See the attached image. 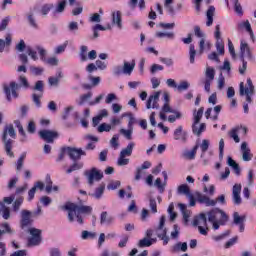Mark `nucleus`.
Segmentation results:
<instances>
[{
  "label": "nucleus",
  "instance_id": "4",
  "mask_svg": "<svg viewBox=\"0 0 256 256\" xmlns=\"http://www.w3.org/2000/svg\"><path fill=\"white\" fill-rule=\"evenodd\" d=\"M204 111L205 108L200 107L198 111L195 110L193 112L192 133L197 135V137H201V133L205 132V129H207V125L205 123H201Z\"/></svg>",
  "mask_w": 256,
  "mask_h": 256
},
{
  "label": "nucleus",
  "instance_id": "11",
  "mask_svg": "<svg viewBox=\"0 0 256 256\" xmlns=\"http://www.w3.org/2000/svg\"><path fill=\"white\" fill-rule=\"evenodd\" d=\"M24 231L31 235V237L28 240L29 245H39V243H41V229L30 227Z\"/></svg>",
  "mask_w": 256,
  "mask_h": 256
},
{
  "label": "nucleus",
  "instance_id": "39",
  "mask_svg": "<svg viewBox=\"0 0 256 256\" xmlns=\"http://www.w3.org/2000/svg\"><path fill=\"white\" fill-rule=\"evenodd\" d=\"M80 169H83V163L74 161V163L66 170V173L70 174L73 173V171H79Z\"/></svg>",
  "mask_w": 256,
  "mask_h": 256
},
{
  "label": "nucleus",
  "instance_id": "1",
  "mask_svg": "<svg viewBox=\"0 0 256 256\" xmlns=\"http://www.w3.org/2000/svg\"><path fill=\"white\" fill-rule=\"evenodd\" d=\"M207 217L209 223L212 224V227L215 231H217L221 225H225V223L229 221V216H227L225 211L219 208H213L206 214L201 213L199 216H196L192 225L194 227H207Z\"/></svg>",
  "mask_w": 256,
  "mask_h": 256
},
{
  "label": "nucleus",
  "instance_id": "31",
  "mask_svg": "<svg viewBox=\"0 0 256 256\" xmlns=\"http://www.w3.org/2000/svg\"><path fill=\"white\" fill-rule=\"evenodd\" d=\"M0 215H2L3 219H9L11 217V212L9 211V207L5 206V203L0 202Z\"/></svg>",
  "mask_w": 256,
  "mask_h": 256
},
{
  "label": "nucleus",
  "instance_id": "46",
  "mask_svg": "<svg viewBox=\"0 0 256 256\" xmlns=\"http://www.w3.org/2000/svg\"><path fill=\"white\" fill-rule=\"evenodd\" d=\"M45 183H46V187H45L46 193H51V191H53V181L51 180V176L49 174L46 175Z\"/></svg>",
  "mask_w": 256,
  "mask_h": 256
},
{
  "label": "nucleus",
  "instance_id": "44",
  "mask_svg": "<svg viewBox=\"0 0 256 256\" xmlns=\"http://www.w3.org/2000/svg\"><path fill=\"white\" fill-rule=\"evenodd\" d=\"M113 129V126L107 123H102L97 127L98 133H109Z\"/></svg>",
  "mask_w": 256,
  "mask_h": 256
},
{
  "label": "nucleus",
  "instance_id": "15",
  "mask_svg": "<svg viewBox=\"0 0 256 256\" xmlns=\"http://www.w3.org/2000/svg\"><path fill=\"white\" fill-rule=\"evenodd\" d=\"M39 135L46 143H54L55 139L59 137V133L53 130H41L39 131Z\"/></svg>",
  "mask_w": 256,
  "mask_h": 256
},
{
  "label": "nucleus",
  "instance_id": "38",
  "mask_svg": "<svg viewBox=\"0 0 256 256\" xmlns=\"http://www.w3.org/2000/svg\"><path fill=\"white\" fill-rule=\"evenodd\" d=\"M81 239L84 241H87V239H97V233L84 230L81 233Z\"/></svg>",
  "mask_w": 256,
  "mask_h": 256
},
{
  "label": "nucleus",
  "instance_id": "36",
  "mask_svg": "<svg viewBox=\"0 0 256 256\" xmlns=\"http://www.w3.org/2000/svg\"><path fill=\"white\" fill-rule=\"evenodd\" d=\"M103 193H105V184H101L98 188H96L93 194H90L95 199H101L103 197Z\"/></svg>",
  "mask_w": 256,
  "mask_h": 256
},
{
  "label": "nucleus",
  "instance_id": "19",
  "mask_svg": "<svg viewBox=\"0 0 256 256\" xmlns=\"http://www.w3.org/2000/svg\"><path fill=\"white\" fill-rule=\"evenodd\" d=\"M174 141H182L185 143L187 141V137H189V133L183 130V126H178L173 133Z\"/></svg>",
  "mask_w": 256,
  "mask_h": 256
},
{
  "label": "nucleus",
  "instance_id": "42",
  "mask_svg": "<svg viewBox=\"0 0 256 256\" xmlns=\"http://www.w3.org/2000/svg\"><path fill=\"white\" fill-rule=\"evenodd\" d=\"M129 5L131 9H135L137 5L140 9H145V0H130Z\"/></svg>",
  "mask_w": 256,
  "mask_h": 256
},
{
  "label": "nucleus",
  "instance_id": "25",
  "mask_svg": "<svg viewBox=\"0 0 256 256\" xmlns=\"http://www.w3.org/2000/svg\"><path fill=\"white\" fill-rule=\"evenodd\" d=\"M241 129H243V127L236 126L228 132L229 137H231V139H233L235 143H239L241 141V139L239 138V131H241Z\"/></svg>",
  "mask_w": 256,
  "mask_h": 256
},
{
  "label": "nucleus",
  "instance_id": "60",
  "mask_svg": "<svg viewBox=\"0 0 256 256\" xmlns=\"http://www.w3.org/2000/svg\"><path fill=\"white\" fill-rule=\"evenodd\" d=\"M118 187H121V181H110L109 184L107 185V189L109 191H115V189H118Z\"/></svg>",
  "mask_w": 256,
  "mask_h": 256
},
{
  "label": "nucleus",
  "instance_id": "17",
  "mask_svg": "<svg viewBox=\"0 0 256 256\" xmlns=\"http://www.w3.org/2000/svg\"><path fill=\"white\" fill-rule=\"evenodd\" d=\"M240 58L241 61H245V59H248V61L253 60V54H251V49L247 42H240Z\"/></svg>",
  "mask_w": 256,
  "mask_h": 256
},
{
  "label": "nucleus",
  "instance_id": "56",
  "mask_svg": "<svg viewBox=\"0 0 256 256\" xmlns=\"http://www.w3.org/2000/svg\"><path fill=\"white\" fill-rule=\"evenodd\" d=\"M3 143H4V147L7 155L9 157H15V154H13V151H11V149H13V142H3Z\"/></svg>",
  "mask_w": 256,
  "mask_h": 256
},
{
  "label": "nucleus",
  "instance_id": "48",
  "mask_svg": "<svg viewBox=\"0 0 256 256\" xmlns=\"http://www.w3.org/2000/svg\"><path fill=\"white\" fill-rule=\"evenodd\" d=\"M180 234H181V228L179 227V225L174 224L173 230L170 234L171 239H179Z\"/></svg>",
  "mask_w": 256,
  "mask_h": 256
},
{
  "label": "nucleus",
  "instance_id": "52",
  "mask_svg": "<svg viewBox=\"0 0 256 256\" xmlns=\"http://www.w3.org/2000/svg\"><path fill=\"white\" fill-rule=\"evenodd\" d=\"M67 45H69V41H65L62 45L57 46L54 50V53L56 55H61V53H65V49H67Z\"/></svg>",
  "mask_w": 256,
  "mask_h": 256
},
{
  "label": "nucleus",
  "instance_id": "53",
  "mask_svg": "<svg viewBox=\"0 0 256 256\" xmlns=\"http://www.w3.org/2000/svg\"><path fill=\"white\" fill-rule=\"evenodd\" d=\"M21 205H23V197L17 198L13 203V212L17 213L19 212V209H21Z\"/></svg>",
  "mask_w": 256,
  "mask_h": 256
},
{
  "label": "nucleus",
  "instance_id": "23",
  "mask_svg": "<svg viewBox=\"0 0 256 256\" xmlns=\"http://www.w3.org/2000/svg\"><path fill=\"white\" fill-rule=\"evenodd\" d=\"M112 25H116L118 29H123V20L121 11L112 12Z\"/></svg>",
  "mask_w": 256,
  "mask_h": 256
},
{
  "label": "nucleus",
  "instance_id": "45",
  "mask_svg": "<svg viewBox=\"0 0 256 256\" xmlns=\"http://www.w3.org/2000/svg\"><path fill=\"white\" fill-rule=\"evenodd\" d=\"M26 53L33 61H38L39 56H37V51L33 50L31 46L26 47Z\"/></svg>",
  "mask_w": 256,
  "mask_h": 256
},
{
  "label": "nucleus",
  "instance_id": "18",
  "mask_svg": "<svg viewBox=\"0 0 256 256\" xmlns=\"http://www.w3.org/2000/svg\"><path fill=\"white\" fill-rule=\"evenodd\" d=\"M159 97H161V91H157L149 96L146 102V109H159Z\"/></svg>",
  "mask_w": 256,
  "mask_h": 256
},
{
  "label": "nucleus",
  "instance_id": "57",
  "mask_svg": "<svg viewBox=\"0 0 256 256\" xmlns=\"http://www.w3.org/2000/svg\"><path fill=\"white\" fill-rule=\"evenodd\" d=\"M42 97H43V94H37V93L32 94V101L38 108L41 107V98Z\"/></svg>",
  "mask_w": 256,
  "mask_h": 256
},
{
  "label": "nucleus",
  "instance_id": "29",
  "mask_svg": "<svg viewBox=\"0 0 256 256\" xmlns=\"http://www.w3.org/2000/svg\"><path fill=\"white\" fill-rule=\"evenodd\" d=\"M239 29H246V31L249 33L251 39H255V35L253 34V30L251 29V23H249V20H246L245 22H240L238 24Z\"/></svg>",
  "mask_w": 256,
  "mask_h": 256
},
{
  "label": "nucleus",
  "instance_id": "22",
  "mask_svg": "<svg viewBox=\"0 0 256 256\" xmlns=\"http://www.w3.org/2000/svg\"><path fill=\"white\" fill-rule=\"evenodd\" d=\"M241 152H242V161H251L253 159V155L251 154V149L247 145V142H242L241 144Z\"/></svg>",
  "mask_w": 256,
  "mask_h": 256
},
{
  "label": "nucleus",
  "instance_id": "27",
  "mask_svg": "<svg viewBox=\"0 0 256 256\" xmlns=\"http://www.w3.org/2000/svg\"><path fill=\"white\" fill-rule=\"evenodd\" d=\"M214 15H215V6H209V8L206 12V17H207L206 25H207V27H211V25H213Z\"/></svg>",
  "mask_w": 256,
  "mask_h": 256
},
{
  "label": "nucleus",
  "instance_id": "49",
  "mask_svg": "<svg viewBox=\"0 0 256 256\" xmlns=\"http://www.w3.org/2000/svg\"><path fill=\"white\" fill-rule=\"evenodd\" d=\"M156 37H159V38L166 37L167 39L173 40L175 39V32H157Z\"/></svg>",
  "mask_w": 256,
  "mask_h": 256
},
{
  "label": "nucleus",
  "instance_id": "40",
  "mask_svg": "<svg viewBox=\"0 0 256 256\" xmlns=\"http://www.w3.org/2000/svg\"><path fill=\"white\" fill-rule=\"evenodd\" d=\"M156 239H149L144 237L142 240L139 241L138 247H151L153 243H155Z\"/></svg>",
  "mask_w": 256,
  "mask_h": 256
},
{
  "label": "nucleus",
  "instance_id": "33",
  "mask_svg": "<svg viewBox=\"0 0 256 256\" xmlns=\"http://www.w3.org/2000/svg\"><path fill=\"white\" fill-rule=\"evenodd\" d=\"M240 95L243 97V95H246V101L248 103H251V93H249V88H245V84L243 82L240 83Z\"/></svg>",
  "mask_w": 256,
  "mask_h": 256
},
{
  "label": "nucleus",
  "instance_id": "14",
  "mask_svg": "<svg viewBox=\"0 0 256 256\" xmlns=\"http://www.w3.org/2000/svg\"><path fill=\"white\" fill-rule=\"evenodd\" d=\"M215 39H216V49L219 53V55L225 54V44H223V40H221V26L216 25L215 27Z\"/></svg>",
  "mask_w": 256,
  "mask_h": 256
},
{
  "label": "nucleus",
  "instance_id": "8",
  "mask_svg": "<svg viewBox=\"0 0 256 256\" xmlns=\"http://www.w3.org/2000/svg\"><path fill=\"white\" fill-rule=\"evenodd\" d=\"M85 177L87 178V183L90 187H93L95 183H98L103 179V172L95 167L85 172Z\"/></svg>",
  "mask_w": 256,
  "mask_h": 256
},
{
  "label": "nucleus",
  "instance_id": "62",
  "mask_svg": "<svg viewBox=\"0 0 256 256\" xmlns=\"http://www.w3.org/2000/svg\"><path fill=\"white\" fill-rule=\"evenodd\" d=\"M160 63H163L164 65H166V67H173V65H175L173 59L167 57L160 58Z\"/></svg>",
  "mask_w": 256,
  "mask_h": 256
},
{
  "label": "nucleus",
  "instance_id": "7",
  "mask_svg": "<svg viewBox=\"0 0 256 256\" xmlns=\"http://www.w3.org/2000/svg\"><path fill=\"white\" fill-rule=\"evenodd\" d=\"M21 89V85L17 84V82H10L9 84H5L3 86V91L5 93L7 101H11V99H17L19 97V91Z\"/></svg>",
  "mask_w": 256,
  "mask_h": 256
},
{
  "label": "nucleus",
  "instance_id": "43",
  "mask_svg": "<svg viewBox=\"0 0 256 256\" xmlns=\"http://www.w3.org/2000/svg\"><path fill=\"white\" fill-rule=\"evenodd\" d=\"M44 71L45 69L43 67L30 66V73L35 77H39L40 75H43Z\"/></svg>",
  "mask_w": 256,
  "mask_h": 256
},
{
  "label": "nucleus",
  "instance_id": "21",
  "mask_svg": "<svg viewBox=\"0 0 256 256\" xmlns=\"http://www.w3.org/2000/svg\"><path fill=\"white\" fill-rule=\"evenodd\" d=\"M245 219V216H240L239 212L233 213V223L234 225L239 226L240 233H243V231H245Z\"/></svg>",
  "mask_w": 256,
  "mask_h": 256
},
{
  "label": "nucleus",
  "instance_id": "16",
  "mask_svg": "<svg viewBox=\"0 0 256 256\" xmlns=\"http://www.w3.org/2000/svg\"><path fill=\"white\" fill-rule=\"evenodd\" d=\"M241 189H243V186L239 183L234 184L232 187V201L234 205H241V203H243Z\"/></svg>",
  "mask_w": 256,
  "mask_h": 256
},
{
  "label": "nucleus",
  "instance_id": "59",
  "mask_svg": "<svg viewBox=\"0 0 256 256\" xmlns=\"http://www.w3.org/2000/svg\"><path fill=\"white\" fill-rule=\"evenodd\" d=\"M149 207H150V211L151 213H157V200L153 197L149 198Z\"/></svg>",
  "mask_w": 256,
  "mask_h": 256
},
{
  "label": "nucleus",
  "instance_id": "13",
  "mask_svg": "<svg viewBox=\"0 0 256 256\" xmlns=\"http://www.w3.org/2000/svg\"><path fill=\"white\" fill-rule=\"evenodd\" d=\"M16 137L17 132H15V127H13V124L6 125L2 133V141L13 142L11 139H15Z\"/></svg>",
  "mask_w": 256,
  "mask_h": 256
},
{
  "label": "nucleus",
  "instance_id": "47",
  "mask_svg": "<svg viewBox=\"0 0 256 256\" xmlns=\"http://www.w3.org/2000/svg\"><path fill=\"white\" fill-rule=\"evenodd\" d=\"M234 5V11L237 13V15L242 16L243 15V6H241V3H239V0H231Z\"/></svg>",
  "mask_w": 256,
  "mask_h": 256
},
{
  "label": "nucleus",
  "instance_id": "2",
  "mask_svg": "<svg viewBox=\"0 0 256 256\" xmlns=\"http://www.w3.org/2000/svg\"><path fill=\"white\" fill-rule=\"evenodd\" d=\"M64 209L65 211H68V220L70 223L75 221V217H79V215L82 214L89 215L93 211L91 206L77 205L71 202L66 203Z\"/></svg>",
  "mask_w": 256,
  "mask_h": 256
},
{
  "label": "nucleus",
  "instance_id": "58",
  "mask_svg": "<svg viewBox=\"0 0 256 256\" xmlns=\"http://www.w3.org/2000/svg\"><path fill=\"white\" fill-rule=\"evenodd\" d=\"M120 134L123 135L125 138L128 139V141H131L132 139V135H133V129L128 128V130L126 129H120Z\"/></svg>",
  "mask_w": 256,
  "mask_h": 256
},
{
  "label": "nucleus",
  "instance_id": "3",
  "mask_svg": "<svg viewBox=\"0 0 256 256\" xmlns=\"http://www.w3.org/2000/svg\"><path fill=\"white\" fill-rule=\"evenodd\" d=\"M199 147L201 149L200 157L203 160V165L207 166V165H209V160L205 157V154L207 153V151H209V140H207V139L202 140L201 146H199V144H196L192 148V150L184 152L183 157L185 159H189L190 161L195 159V156L197 155V150L199 149Z\"/></svg>",
  "mask_w": 256,
  "mask_h": 256
},
{
  "label": "nucleus",
  "instance_id": "12",
  "mask_svg": "<svg viewBox=\"0 0 256 256\" xmlns=\"http://www.w3.org/2000/svg\"><path fill=\"white\" fill-rule=\"evenodd\" d=\"M165 221H167V217H165V215H162L160 217V221L157 228L158 231H162V233H158V238L163 241L164 245H167V243H169V236H167V228H165Z\"/></svg>",
  "mask_w": 256,
  "mask_h": 256
},
{
  "label": "nucleus",
  "instance_id": "24",
  "mask_svg": "<svg viewBox=\"0 0 256 256\" xmlns=\"http://www.w3.org/2000/svg\"><path fill=\"white\" fill-rule=\"evenodd\" d=\"M227 165L231 167L234 171V173L239 177L241 175V167H239V164L229 156L227 158Z\"/></svg>",
  "mask_w": 256,
  "mask_h": 256
},
{
  "label": "nucleus",
  "instance_id": "26",
  "mask_svg": "<svg viewBox=\"0 0 256 256\" xmlns=\"http://www.w3.org/2000/svg\"><path fill=\"white\" fill-rule=\"evenodd\" d=\"M178 207L183 215L184 223L185 224L189 223V217H191V211L187 210V205L183 203H179Z\"/></svg>",
  "mask_w": 256,
  "mask_h": 256
},
{
  "label": "nucleus",
  "instance_id": "6",
  "mask_svg": "<svg viewBox=\"0 0 256 256\" xmlns=\"http://www.w3.org/2000/svg\"><path fill=\"white\" fill-rule=\"evenodd\" d=\"M133 149H135V143L130 142L126 148L121 150L117 160V165L119 167H125V165H129V159L126 157H131V155H133Z\"/></svg>",
  "mask_w": 256,
  "mask_h": 256
},
{
  "label": "nucleus",
  "instance_id": "55",
  "mask_svg": "<svg viewBox=\"0 0 256 256\" xmlns=\"http://www.w3.org/2000/svg\"><path fill=\"white\" fill-rule=\"evenodd\" d=\"M173 251H182V253H185L187 251V242H184V243L178 242L173 247Z\"/></svg>",
  "mask_w": 256,
  "mask_h": 256
},
{
  "label": "nucleus",
  "instance_id": "28",
  "mask_svg": "<svg viewBox=\"0 0 256 256\" xmlns=\"http://www.w3.org/2000/svg\"><path fill=\"white\" fill-rule=\"evenodd\" d=\"M113 223V218L109 213L102 212L100 215V224L101 225H111Z\"/></svg>",
  "mask_w": 256,
  "mask_h": 256
},
{
  "label": "nucleus",
  "instance_id": "30",
  "mask_svg": "<svg viewBox=\"0 0 256 256\" xmlns=\"http://www.w3.org/2000/svg\"><path fill=\"white\" fill-rule=\"evenodd\" d=\"M32 90L35 91L34 93H36V94L43 95V92L45 91V83L43 82V80H38L35 83Z\"/></svg>",
  "mask_w": 256,
  "mask_h": 256
},
{
  "label": "nucleus",
  "instance_id": "61",
  "mask_svg": "<svg viewBox=\"0 0 256 256\" xmlns=\"http://www.w3.org/2000/svg\"><path fill=\"white\" fill-rule=\"evenodd\" d=\"M88 79H89V81L91 82V85L93 86V87H97V85H99V83H101V77H99V76H97V77H95V76H93V75H89L88 76Z\"/></svg>",
  "mask_w": 256,
  "mask_h": 256
},
{
  "label": "nucleus",
  "instance_id": "34",
  "mask_svg": "<svg viewBox=\"0 0 256 256\" xmlns=\"http://www.w3.org/2000/svg\"><path fill=\"white\" fill-rule=\"evenodd\" d=\"M177 193L178 195H186V197H189V195H191V190L187 184H182L178 186Z\"/></svg>",
  "mask_w": 256,
  "mask_h": 256
},
{
  "label": "nucleus",
  "instance_id": "64",
  "mask_svg": "<svg viewBox=\"0 0 256 256\" xmlns=\"http://www.w3.org/2000/svg\"><path fill=\"white\" fill-rule=\"evenodd\" d=\"M66 5H67V0L60 1L58 6L55 9V13H63V11H65Z\"/></svg>",
  "mask_w": 256,
  "mask_h": 256
},
{
  "label": "nucleus",
  "instance_id": "9",
  "mask_svg": "<svg viewBox=\"0 0 256 256\" xmlns=\"http://www.w3.org/2000/svg\"><path fill=\"white\" fill-rule=\"evenodd\" d=\"M33 225V212L23 209L20 212V229L25 231Z\"/></svg>",
  "mask_w": 256,
  "mask_h": 256
},
{
  "label": "nucleus",
  "instance_id": "5",
  "mask_svg": "<svg viewBox=\"0 0 256 256\" xmlns=\"http://www.w3.org/2000/svg\"><path fill=\"white\" fill-rule=\"evenodd\" d=\"M197 199L199 203H203L204 205H206V207H215L217 203H220V205H225V203H227L224 194L218 196L215 200H213L207 195L198 193Z\"/></svg>",
  "mask_w": 256,
  "mask_h": 256
},
{
  "label": "nucleus",
  "instance_id": "41",
  "mask_svg": "<svg viewBox=\"0 0 256 256\" xmlns=\"http://www.w3.org/2000/svg\"><path fill=\"white\" fill-rule=\"evenodd\" d=\"M164 8L170 15H175V8H173V0H164Z\"/></svg>",
  "mask_w": 256,
  "mask_h": 256
},
{
  "label": "nucleus",
  "instance_id": "63",
  "mask_svg": "<svg viewBox=\"0 0 256 256\" xmlns=\"http://www.w3.org/2000/svg\"><path fill=\"white\" fill-rule=\"evenodd\" d=\"M191 87V84L188 81H181L178 86H176V89L179 91H187Z\"/></svg>",
  "mask_w": 256,
  "mask_h": 256
},
{
  "label": "nucleus",
  "instance_id": "20",
  "mask_svg": "<svg viewBox=\"0 0 256 256\" xmlns=\"http://www.w3.org/2000/svg\"><path fill=\"white\" fill-rule=\"evenodd\" d=\"M38 13H39V10L37 8H33L26 13L28 23L31 27L37 28L36 19H37Z\"/></svg>",
  "mask_w": 256,
  "mask_h": 256
},
{
  "label": "nucleus",
  "instance_id": "10",
  "mask_svg": "<svg viewBox=\"0 0 256 256\" xmlns=\"http://www.w3.org/2000/svg\"><path fill=\"white\" fill-rule=\"evenodd\" d=\"M63 151L72 161H79L81 157L87 155V152H85L81 148H76V147H66L63 148Z\"/></svg>",
  "mask_w": 256,
  "mask_h": 256
},
{
  "label": "nucleus",
  "instance_id": "32",
  "mask_svg": "<svg viewBox=\"0 0 256 256\" xmlns=\"http://www.w3.org/2000/svg\"><path fill=\"white\" fill-rule=\"evenodd\" d=\"M134 69H135V61H132L131 64L129 62H124V66L122 68L124 75H131Z\"/></svg>",
  "mask_w": 256,
  "mask_h": 256
},
{
  "label": "nucleus",
  "instance_id": "37",
  "mask_svg": "<svg viewBox=\"0 0 256 256\" xmlns=\"http://www.w3.org/2000/svg\"><path fill=\"white\" fill-rule=\"evenodd\" d=\"M205 79L206 81H214L215 80V68L207 67L205 71Z\"/></svg>",
  "mask_w": 256,
  "mask_h": 256
},
{
  "label": "nucleus",
  "instance_id": "51",
  "mask_svg": "<svg viewBox=\"0 0 256 256\" xmlns=\"http://www.w3.org/2000/svg\"><path fill=\"white\" fill-rule=\"evenodd\" d=\"M175 115H170L168 116V121L169 123H175V121H177V119H181V117H183V114H181V112L174 110V112H172Z\"/></svg>",
  "mask_w": 256,
  "mask_h": 256
},
{
  "label": "nucleus",
  "instance_id": "35",
  "mask_svg": "<svg viewBox=\"0 0 256 256\" xmlns=\"http://www.w3.org/2000/svg\"><path fill=\"white\" fill-rule=\"evenodd\" d=\"M55 7V5L53 4H44L42 7H41V15L43 17V19H45V17H47V15H49V13L51 12V10Z\"/></svg>",
  "mask_w": 256,
  "mask_h": 256
},
{
  "label": "nucleus",
  "instance_id": "50",
  "mask_svg": "<svg viewBox=\"0 0 256 256\" xmlns=\"http://www.w3.org/2000/svg\"><path fill=\"white\" fill-rule=\"evenodd\" d=\"M91 97H93V93L91 92L81 95L79 101H77L78 105H84Z\"/></svg>",
  "mask_w": 256,
  "mask_h": 256
},
{
  "label": "nucleus",
  "instance_id": "54",
  "mask_svg": "<svg viewBox=\"0 0 256 256\" xmlns=\"http://www.w3.org/2000/svg\"><path fill=\"white\" fill-rule=\"evenodd\" d=\"M195 55H197V50H195V45L191 44L189 46V57L190 63L193 65L195 63Z\"/></svg>",
  "mask_w": 256,
  "mask_h": 256
}]
</instances>
